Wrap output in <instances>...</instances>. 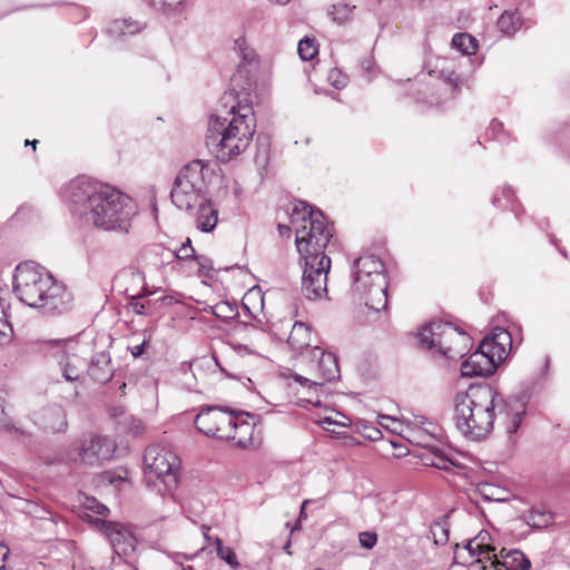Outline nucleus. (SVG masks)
<instances>
[{
    "label": "nucleus",
    "mask_w": 570,
    "mask_h": 570,
    "mask_svg": "<svg viewBox=\"0 0 570 570\" xmlns=\"http://www.w3.org/2000/svg\"><path fill=\"white\" fill-rule=\"evenodd\" d=\"M62 198L75 216L104 232L129 233L137 214L129 196L108 184L86 177L69 181L62 188Z\"/></svg>",
    "instance_id": "1"
},
{
    "label": "nucleus",
    "mask_w": 570,
    "mask_h": 570,
    "mask_svg": "<svg viewBox=\"0 0 570 570\" xmlns=\"http://www.w3.org/2000/svg\"><path fill=\"white\" fill-rule=\"evenodd\" d=\"M495 410L504 421L507 432L518 431L527 410L524 396L500 397L490 386L470 387L454 397V424L465 438L476 441L493 429Z\"/></svg>",
    "instance_id": "2"
},
{
    "label": "nucleus",
    "mask_w": 570,
    "mask_h": 570,
    "mask_svg": "<svg viewBox=\"0 0 570 570\" xmlns=\"http://www.w3.org/2000/svg\"><path fill=\"white\" fill-rule=\"evenodd\" d=\"M291 223L295 228L297 250L304 262L302 293L307 299L321 298L327 293L331 258L325 254V248L332 232L324 214L302 200L295 204Z\"/></svg>",
    "instance_id": "3"
},
{
    "label": "nucleus",
    "mask_w": 570,
    "mask_h": 570,
    "mask_svg": "<svg viewBox=\"0 0 570 570\" xmlns=\"http://www.w3.org/2000/svg\"><path fill=\"white\" fill-rule=\"evenodd\" d=\"M223 100L225 106H230L226 116H209L205 141L219 161L227 163L248 148L256 131V120L253 107L236 101L234 91L225 92Z\"/></svg>",
    "instance_id": "4"
},
{
    "label": "nucleus",
    "mask_w": 570,
    "mask_h": 570,
    "mask_svg": "<svg viewBox=\"0 0 570 570\" xmlns=\"http://www.w3.org/2000/svg\"><path fill=\"white\" fill-rule=\"evenodd\" d=\"M13 292L27 306L43 314L63 313L68 311L71 302L65 284L35 262L20 263L16 267Z\"/></svg>",
    "instance_id": "5"
},
{
    "label": "nucleus",
    "mask_w": 570,
    "mask_h": 570,
    "mask_svg": "<svg viewBox=\"0 0 570 570\" xmlns=\"http://www.w3.org/2000/svg\"><path fill=\"white\" fill-rule=\"evenodd\" d=\"M353 296L372 311L380 312L387 306L389 284L383 262L374 255L356 258L352 271Z\"/></svg>",
    "instance_id": "6"
},
{
    "label": "nucleus",
    "mask_w": 570,
    "mask_h": 570,
    "mask_svg": "<svg viewBox=\"0 0 570 570\" xmlns=\"http://www.w3.org/2000/svg\"><path fill=\"white\" fill-rule=\"evenodd\" d=\"M419 340L421 345L435 350L449 358L462 357L472 345L466 332L441 321L423 326L419 333Z\"/></svg>",
    "instance_id": "7"
},
{
    "label": "nucleus",
    "mask_w": 570,
    "mask_h": 570,
    "mask_svg": "<svg viewBox=\"0 0 570 570\" xmlns=\"http://www.w3.org/2000/svg\"><path fill=\"white\" fill-rule=\"evenodd\" d=\"M144 470L149 487H157L160 483L169 492L178 484L180 459L167 446L150 445L144 454Z\"/></svg>",
    "instance_id": "8"
},
{
    "label": "nucleus",
    "mask_w": 570,
    "mask_h": 570,
    "mask_svg": "<svg viewBox=\"0 0 570 570\" xmlns=\"http://www.w3.org/2000/svg\"><path fill=\"white\" fill-rule=\"evenodd\" d=\"M205 169L207 168L202 160L196 159L178 173L170 193L171 202L177 208L193 210L207 198Z\"/></svg>",
    "instance_id": "9"
},
{
    "label": "nucleus",
    "mask_w": 570,
    "mask_h": 570,
    "mask_svg": "<svg viewBox=\"0 0 570 570\" xmlns=\"http://www.w3.org/2000/svg\"><path fill=\"white\" fill-rule=\"evenodd\" d=\"M303 358L307 362L309 374L314 379L304 377L299 374H294L293 379L308 390L317 391L324 382L333 381L340 376L336 356L333 353L325 352L320 346L307 350L303 353Z\"/></svg>",
    "instance_id": "10"
},
{
    "label": "nucleus",
    "mask_w": 570,
    "mask_h": 570,
    "mask_svg": "<svg viewBox=\"0 0 570 570\" xmlns=\"http://www.w3.org/2000/svg\"><path fill=\"white\" fill-rule=\"evenodd\" d=\"M236 412L225 410L220 406H207L203 409L195 419V425L199 432L226 439L232 431V424L235 421Z\"/></svg>",
    "instance_id": "11"
},
{
    "label": "nucleus",
    "mask_w": 570,
    "mask_h": 570,
    "mask_svg": "<svg viewBox=\"0 0 570 570\" xmlns=\"http://www.w3.org/2000/svg\"><path fill=\"white\" fill-rule=\"evenodd\" d=\"M116 450L112 440L106 435H94L83 439L80 445L70 453V460L86 465H95L109 460Z\"/></svg>",
    "instance_id": "12"
},
{
    "label": "nucleus",
    "mask_w": 570,
    "mask_h": 570,
    "mask_svg": "<svg viewBox=\"0 0 570 570\" xmlns=\"http://www.w3.org/2000/svg\"><path fill=\"white\" fill-rule=\"evenodd\" d=\"M96 524L108 537L118 557L129 556L135 551L137 540L128 525L99 519L96 520Z\"/></svg>",
    "instance_id": "13"
},
{
    "label": "nucleus",
    "mask_w": 570,
    "mask_h": 570,
    "mask_svg": "<svg viewBox=\"0 0 570 570\" xmlns=\"http://www.w3.org/2000/svg\"><path fill=\"white\" fill-rule=\"evenodd\" d=\"M52 345L57 348L55 356L61 367L62 375L67 381H78L85 371H88V364L85 358L75 353H70L73 348L72 341H56Z\"/></svg>",
    "instance_id": "14"
},
{
    "label": "nucleus",
    "mask_w": 570,
    "mask_h": 570,
    "mask_svg": "<svg viewBox=\"0 0 570 570\" xmlns=\"http://www.w3.org/2000/svg\"><path fill=\"white\" fill-rule=\"evenodd\" d=\"M482 350L491 356L498 366L508 355L512 346L511 334L501 327H495L491 336L484 337L481 343Z\"/></svg>",
    "instance_id": "15"
},
{
    "label": "nucleus",
    "mask_w": 570,
    "mask_h": 570,
    "mask_svg": "<svg viewBox=\"0 0 570 570\" xmlns=\"http://www.w3.org/2000/svg\"><path fill=\"white\" fill-rule=\"evenodd\" d=\"M254 432L255 416L245 412H236L232 431L228 432L229 436H226V440H233L237 446L246 449L254 444Z\"/></svg>",
    "instance_id": "16"
},
{
    "label": "nucleus",
    "mask_w": 570,
    "mask_h": 570,
    "mask_svg": "<svg viewBox=\"0 0 570 570\" xmlns=\"http://www.w3.org/2000/svg\"><path fill=\"white\" fill-rule=\"evenodd\" d=\"M497 370L494 361L491 356L482 350L479 344L478 350L472 353L461 365V373L463 376H489Z\"/></svg>",
    "instance_id": "17"
},
{
    "label": "nucleus",
    "mask_w": 570,
    "mask_h": 570,
    "mask_svg": "<svg viewBox=\"0 0 570 570\" xmlns=\"http://www.w3.org/2000/svg\"><path fill=\"white\" fill-rule=\"evenodd\" d=\"M88 375L100 384L109 382L114 376V368L109 354H96L88 365Z\"/></svg>",
    "instance_id": "18"
},
{
    "label": "nucleus",
    "mask_w": 570,
    "mask_h": 570,
    "mask_svg": "<svg viewBox=\"0 0 570 570\" xmlns=\"http://www.w3.org/2000/svg\"><path fill=\"white\" fill-rule=\"evenodd\" d=\"M196 227L204 232H212L218 222V212L214 205L206 198L196 206Z\"/></svg>",
    "instance_id": "19"
},
{
    "label": "nucleus",
    "mask_w": 570,
    "mask_h": 570,
    "mask_svg": "<svg viewBox=\"0 0 570 570\" xmlns=\"http://www.w3.org/2000/svg\"><path fill=\"white\" fill-rule=\"evenodd\" d=\"M502 560H498L497 556L493 554L494 561L493 567L502 566L507 570H529L531 567L530 560L519 550H511L505 552V549L500 551Z\"/></svg>",
    "instance_id": "20"
},
{
    "label": "nucleus",
    "mask_w": 570,
    "mask_h": 570,
    "mask_svg": "<svg viewBox=\"0 0 570 570\" xmlns=\"http://www.w3.org/2000/svg\"><path fill=\"white\" fill-rule=\"evenodd\" d=\"M288 344L296 351L305 353L311 347V328L303 322H296L289 333Z\"/></svg>",
    "instance_id": "21"
},
{
    "label": "nucleus",
    "mask_w": 570,
    "mask_h": 570,
    "mask_svg": "<svg viewBox=\"0 0 570 570\" xmlns=\"http://www.w3.org/2000/svg\"><path fill=\"white\" fill-rule=\"evenodd\" d=\"M234 50L237 52L240 59V68H244L247 72L255 69L258 65L257 55L253 48H250L244 37H239L235 40Z\"/></svg>",
    "instance_id": "22"
},
{
    "label": "nucleus",
    "mask_w": 570,
    "mask_h": 570,
    "mask_svg": "<svg viewBox=\"0 0 570 570\" xmlns=\"http://www.w3.org/2000/svg\"><path fill=\"white\" fill-rule=\"evenodd\" d=\"M141 24L132 19H115L108 26V33L114 37L135 35L141 30Z\"/></svg>",
    "instance_id": "23"
},
{
    "label": "nucleus",
    "mask_w": 570,
    "mask_h": 570,
    "mask_svg": "<svg viewBox=\"0 0 570 570\" xmlns=\"http://www.w3.org/2000/svg\"><path fill=\"white\" fill-rule=\"evenodd\" d=\"M10 304L0 298V343H10L13 336V328L9 322Z\"/></svg>",
    "instance_id": "24"
},
{
    "label": "nucleus",
    "mask_w": 570,
    "mask_h": 570,
    "mask_svg": "<svg viewBox=\"0 0 570 570\" xmlns=\"http://www.w3.org/2000/svg\"><path fill=\"white\" fill-rule=\"evenodd\" d=\"M521 27V18L518 12L505 11L498 19V28L507 36L515 33Z\"/></svg>",
    "instance_id": "25"
},
{
    "label": "nucleus",
    "mask_w": 570,
    "mask_h": 570,
    "mask_svg": "<svg viewBox=\"0 0 570 570\" xmlns=\"http://www.w3.org/2000/svg\"><path fill=\"white\" fill-rule=\"evenodd\" d=\"M210 311L215 317L225 322L234 320L238 315L237 304L227 301H222L210 306Z\"/></svg>",
    "instance_id": "26"
},
{
    "label": "nucleus",
    "mask_w": 570,
    "mask_h": 570,
    "mask_svg": "<svg viewBox=\"0 0 570 570\" xmlns=\"http://www.w3.org/2000/svg\"><path fill=\"white\" fill-rule=\"evenodd\" d=\"M452 46L463 55H474L478 48L475 39L465 32L456 33L452 38Z\"/></svg>",
    "instance_id": "27"
},
{
    "label": "nucleus",
    "mask_w": 570,
    "mask_h": 570,
    "mask_svg": "<svg viewBox=\"0 0 570 570\" xmlns=\"http://www.w3.org/2000/svg\"><path fill=\"white\" fill-rule=\"evenodd\" d=\"M46 419L48 421L52 420V422H48L47 425L52 432L63 431L67 426L66 413L60 406L49 409L46 413Z\"/></svg>",
    "instance_id": "28"
},
{
    "label": "nucleus",
    "mask_w": 570,
    "mask_h": 570,
    "mask_svg": "<svg viewBox=\"0 0 570 570\" xmlns=\"http://www.w3.org/2000/svg\"><path fill=\"white\" fill-rule=\"evenodd\" d=\"M553 520V514L547 510L533 509L529 512L527 522L535 529L547 528Z\"/></svg>",
    "instance_id": "29"
},
{
    "label": "nucleus",
    "mask_w": 570,
    "mask_h": 570,
    "mask_svg": "<svg viewBox=\"0 0 570 570\" xmlns=\"http://www.w3.org/2000/svg\"><path fill=\"white\" fill-rule=\"evenodd\" d=\"M214 544L219 559L225 561L233 569L239 568V562L237 560L236 553L232 548L224 547L222 540L217 537L214 539Z\"/></svg>",
    "instance_id": "30"
},
{
    "label": "nucleus",
    "mask_w": 570,
    "mask_h": 570,
    "mask_svg": "<svg viewBox=\"0 0 570 570\" xmlns=\"http://www.w3.org/2000/svg\"><path fill=\"white\" fill-rule=\"evenodd\" d=\"M484 537L479 534L476 538L468 541L465 549L469 551L471 557L474 556H487V559H491L490 553L494 550L491 546L483 543Z\"/></svg>",
    "instance_id": "31"
},
{
    "label": "nucleus",
    "mask_w": 570,
    "mask_h": 570,
    "mask_svg": "<svg viewBox=\"0 0 570 570\" xmlns=\"http://www.w3.org/2000/svg\"><path fill=\"white\" fill-rule=\"evenodd\" d=\"M151 6L166 13H179L186 8V0H149Z\"/></svg>",
    "instance_id": "32"
},
{
    "label": "nucleus",
    "mask_w": 570,
    "mask_h": 570,
    "mask_svg": "<svg viewBox=\"0 0 570 570\" xmlns=\"http://www.w3.org/2000/svg\"><path fill=\"white\" fill-rule=\"evenodd\" d=\"M297 51L302 60L309 61L317 55L318 49L314 39L305 37L298 42Z\"/></svg>",
    "instance_id": "33"
},
{
    "label": "nucleus",
    "mask_w": 570,
    "mask_h": 570,
    "mask_svg": "<svg viewBox=\"0 0 570 570\" xmlns=\"http://www.w3.org/2000/svg\"><path fill=\"white\" fill-rule=\"evenodd\" d=\"M425 464L430 466L438 468L440 470H448L452 464V461L449 460L442 452L434 451L430 456H426Z\"/></svg>",
    "instance_id": "34"
},
{
    "label": "nucleus",
    "mask_w": 570,
    "mask_h": 570,
    "mask_svg": "<svg viewBox=\"0 0 570 570\" xmlns=\"http://www.w3.org/2000/svg\"><path fill=\"white\" fill-rule=\"evenodd\" d=\"M81 505L83 509L92 511L99 515H107L109 513V509L104 503H100L94 497H83L81 500Z\"/></svg>",
    "instance_id": "35"
},
{
    "label": "nucleus",
    "mask_w": 570,
    "mask_h": 570,
    "mask_svg": "<svg viewBox=\"0 0 570 570\" xmlns=\"http://www.w3.org/2000/svg\"><path fill=\"white\" fill-rule=\"evenodd\" d=\"M431 533L436 544H445L449 540V530L441 522H434L431 525Z\"/></svg>",
    "instance_id": "36"
},
{
    "label": "nucleus",
    "mask_w": 570,
    "mask_h": 570,
    "mask_svg": "<svg viewBox=\"0 0 570 570\" xmlns=\"http://www.w3.org/2000/svg\"><path fill=\"white\" fill-rule=\"evenodd\" d=\"M351 12L352 8L348 4L338 3L333 6L330 14L332 16L333 21L342 23L348 19Z\"/></svg>",
    "instance_id": "37"
},
{
    "label": "nucleus",
    "mask_w": 570,
    "mask_h": 570,
    "mask_svg": "<svg viewBox=\"0 0 570 570\" xmlns=\"http://www.w3.org/2000/svg\"><path fill=\"white\" fill-rule=\"evenodd\" d=\"M175 256L178 259H190L194 258L199 262L200 266H204V264L200 262L204 259L203 256H195V249L193 246H180L178 249L175 250Z\"/></svg>",
    "instance_id": "38"
},
{
    "label": "nucleus",
    "mask_w": 570,
    "mask_h": 570,
    "mask_svg": "<svg viewBox=\"0 0 570 570\" xmlns=\"http://www.w3.org/2000/svg\"><path fill=\"white\" fill-rule=\"evenodd\" d=\"M328 81L337 89L344 88L347 83V78L338 69H332L328 72Z\"/></svg>",
    "instance_id": "39"
},
{
    "label": "nucleus",
    "mask_w": 570,
    "mask_h": 570,
    "mask_svg": "<svg viewBox=\"0 0 570 570\" xmlns=\"http://www.w3.org/2000/svg\"><path fill=\"white\" fill-rule=\"evenodd\" d=\"M360 543L365 549H372L377 542V534L371 531H364L358 534Z\"/></svg>",
    "instance_id": "40"
},
{
    "label": "nucleus",
    "mask_w": 570,
    "mask_h": 570,
    "mask_svg": "<svg viewBox=\"0 0 570 570\" xmlns=\"http://www.w3.org/2000/svg\"><path fill=\"white\" fill-rule=\"evenodd\" d=\"M127 425H128V430L134 434V435H139L142 433L144 431V424L141 422V420L139 419H136V417H128L127 419Z\"/></svg>",
    "instance_id": "41"
},
{
    "label": "nucleus",
    "mask_w": 570,
    "mask_h": 570,
    "mask_svg": "<svg viewBox=\"0 0 570 570\" xmlns=\"http://www.w3.org/2000/svg\"><path fill=\"white\" fill-rule=\"evenodd\" d=\"M230 346L240 356L250 355L254 353L253 348L245 344L232 343Z\"/></svg>",
    "instance_id": "42"
},
{
    "label": "nucleus",
    "mask_w": 570,
    "mask_h": 570,
    "mask_svg": "<svg viewBox=\"0 0 570 570\" xmlns=\"http://www.w3.org/2000/svg\"><path fill=\"white\" fill-rule=\"evenodd\" d=\"M130 305L136 314L144 315L147 313V304L140 302L138 297H134Z\"/></svg>",
    "instance_id": "43"
},
{
    "label": "nucleus",
    "mask_w": 570,
    "mask_h": 570,
    "mask_svg": "<svg viewBox=\"0 0 570 570\" xmlns=\"http://www.w3.org/2000/svg\"><path fill=\"white\" fill-rule=\"evenodd\" d=\"M396 423V421L389 415H380V424L384 426L385 429H389L390 431H394L395 428L393 426Z\"/></svg>",
    "instance_id": "44"
},
{
    "label": "nucleus",
    "mask_w": 570,
    "mask_h": 570,
    "mask_svg": "<svg viewBox=\"0 0 570 570\" xmlns=\"http://www.w3.org/2000/svg\"><path fill=\"white\" fill-rule=\"evenodd\" d=\"M145 343H146V341H144L141 344H137V345L130 347V352L135 357L142 355Z\"/></svg>",
    "instance_id": "45"
},
{
    "label": "nucleus",
    "mask_w": 570,
    "mask_h": 570,
    "mask_svg": "<svg viewBox=\"0 0 570 570\" xmlns=\"http://www.w3.org/2000/svg\"><path fill=\"white\" fill-rule=\"evenodd\" d=\"M9 548L4 543L0 542V561L4 562L9 557Z\"/></svg>",
    "instance_id": "46"
},
{
    "label": "nucleus",
    "mask_w": 570,
    "mask_h": 570,
    "mask_svg": "<svg viewBox=\"0 0 570 570\" xmlns=\"http://www.w3.org/2000/svg\"><path fill=\"white\" fill-rule=\"evenodd\" d=\"M4 416V396L0 393V423L3 421Z\"/></svg>",
    "instance_id": "47"
},
{
    "label": "nucleus",
    "mask_w": 570,
    "mask_h": 570,
    "mask_svg": "<svg viewBox=\"0 0 570 570\" xmlns=\"http://www.w3.org/2000/svg\"><path fill=\"white\" fill-rule=\"evenodd\" d=\"M278 230L282 236H288L291 233V227L287 225L279 224Z\"/></svg>",
    "instance_id": "48"
},
{
    "label": "nucleus",
    "mask_w": 570,
    "mask_h": 570,
    "mask_svg": "<svg viewBox=\"0 0 570 570\" xmlns=\"http://www.w3.org/2000/svg\"><path fill=\"white\" fill-rule=\"evenodd\" d=\"M448 81H449L451 85H453V88H454V89H456V88H458L459 83H458V77H456L455 75H453V73H452V75H450V76L448 77Z\"/></svg>",
    "instance_id": "49"
},
{
    "label": "nucleus",
    "mask_w": 570,
    "mask_h": 570,
    "mask_svg": "<svg viewBox=\"0 0 570 570\" xmlns=\"http://www.w3.org/2000/svg\"><path fill=\"white\" fill-rule=\"evenodd\" d=\"M209 530H210V528H209V527H207V525H203V527H202L203 535H204V538H205V540H206L207 542H209V541H210Z\"/></svg>",
    "instance_id": "50"
},
{
    "label": "nucleus",
    "mask_w": 570,
    "mask_h": 570,
    "mask_svg": "<svg viewBox=\"0 0 570 570\" xmlns=\"http://www.w3.org/2000/svg\"><path fill=\"white\" fill-rule=\"evenodd\" d=\"M37 144H38V140H36V139H35V140H28V139H27V140L24 141V145H26V146H32V147H33V150H36V145H37Z\"/></svg>",
    "instance_id": "51"
},
{
    "label": "nucleus",
    "mask_w": 570,
    "mask_h": 570,
    "mask_svg": "<svg viewBox=\"0 0 570 570\" xmlns=\"http://www.w3.org/2000/svg\"><path fill=\"white\" fill-rule=\"evenodd\" d=\"M321 424H334L335 422L331 417H324V420L320 421Z\"/></svg>",
    "instance_id": "52"
},
{
    "label": "nucleus",
    "mask_w": 570,
    "mask_h": 570,
    "mask_svg": "<svg viewBox=\"0 0 570 570\" xmlns=\"http://www.w3.org/2000/svg\"><path fill=\"white\" fill-rule=\"evenodd\" d=\"M271 2H274L276 4H286L289 2V0H269Z\"/></svg>",
    "instance_id": "53"
},
{
    "label": "nucleus",
    "mask_w": 570,
    "mask_h": 570,
    "mask_svg": "<svg viewBox=\"0 0 570 570\" xmlns=\"http://www.w3.org/2000/svg\"><path fill=\"white\" fill-rule=\"evenodd\" d=\"M307 402L312 403L313 405H320V403H321V401L318 399L316 401H314L312 399H307Z\"/></svg>",
    "instance_id": "54"
},
{
    "label": "nucleus",
    "mask_w": 570,
    "mask_h": 570,
    "mask_svg": "<svg viewBox=\"0 0 570 570\" xmlns=\"http://www.w3.org/2000/svg\"><path fill=\"white\" fill-rule=\"evenodd\" d=\"M503 193L507 194L508 196H510V194L512 193V189L510 187H504Z\"/></svg>",
    "instance_id": "55"
},
{
    "label": "nucleus",
    "mask_w": 570,
    "mask_h": 570,
    "mask_svg": "<svg viewBox=\"0 0 570 570\" xmlns=\"http://www.w3.org/2000/svg\"><path fill=\"white\" fill-rule=\"evenodd\" d=\"M181 246H191V240L189 238H186Z\"/></svg>",
    "instance_id": "56"
},
{
    "label": "nucleus",
    "mask_w": 570,
    "mask_h": 570,
    "mask_svg": "<svg viewBox=\"0 0 570 570\" xmlns=\"http://www.w3.org/2000/svg\"><path fill=\"white\" fill-rule=\"evenodd\" d=\"M289 547H291V542L288 541V542L285 544V547H284V550H285L288 554H291Z\"/></svg>",
    "instance_id": "57"
},
{
    "label": "nucleus",
    "mask_w": 570,
    "mask_h": 570,
    "mask_svg": "<svg viewBox=\"0 0 570 570\" xmlns=\"http://www.w3.org/2000/svg\"><path fill=\"white\" fill-rule=\"evenodd\" d=\"M0 570H9V568L6 564H1Z\"/></svg>",
    "instance_id": "58"
},
{
    "label": "nucleus",
    "mask_w": 570,
    "mask_h": 570,
    "mask_svg": "<svg viewBox=\"0 0 570 570\" xmlns=\"http://www.w3.org/2000/svg\"><path fill=\"white\" fill-rule=\"evenodd\" d=\"M306 504H307V501H304V502H303V504H302V510H301V513H303V511H304V508H305V505H306Z\"/></svg>",
    "instance_id": "59"
},
{
    "label": "nucleus",
    "mask_w": 570,
    "mask_h": 570,
    "mask_svg": "<svg viewBox=\"0 0 570 570\" xmlns=\"http://www.w3.org/2000/svg\"><path fill=\"white\" fill-rule=\"evenodd\" d=\"M484 497H485V499H488V500H493V498H492L491 495H489V494H484Z\"/></svg>",
    "instance_id": "60"
},
{
    "label": "nucleus",
    "mask_w": 570,
    "mask_h": 570,
    "mask_svg": "<svg viewBox=\"0 0 570 570\" xmlns=\"http://www.w3.org/2000/svg\"><path fill=\"white\" fill-rule=\"evenodd\" d=\"M184 570H194L193 567H187V568H184Z\"/></svg>",
    "instance_id": "61"
},
{
    "label": "nucleus",
    "mask_w": 570,
    "mask_h": 570,
    "mask_svg": "<svg viewBox=\"0 0 570 570\" xmlns=\"http://www.w3.org/2000/svg\"><path fill=\"white\" fill-rule=\"evenodd\" d=\"M497 202H498V198L493 197V204H497Z\"/></svg>",
    "instance_id": "62"
},
{
    "label": "nucleus",
    "mask_w": 570,
    "mask_h": 570,
    "mask_svg": "<svg viewBox=\"0 0 570 570\" xmlns=\"http://www.w3.org/2000/svg\"><path fill=\"white\" fill-rule=\"evenodd\" d=\"M482 570H488V569H487V567H484V566H483V567H482Z\"/></svg>",
    "instance_id": "63"
},
{
    "label": "nucleus",
    "mask_w": 570,
    "mask_h": 570,
    "mask_svg": "<svg viewBox=\"0 0 570 570\" xmlns=\"http://www.w3.org/2000/svg\"><path fill=\"white\" fill-rule=\"evenodd\" d=\"M314 570H323V569H321V568H316V569H314Z\"/></svg>",
    "instance_id": "64"
}]
</instances>
